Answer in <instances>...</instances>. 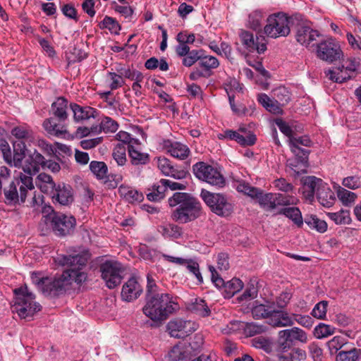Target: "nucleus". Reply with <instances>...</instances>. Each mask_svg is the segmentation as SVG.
<instances>
[{"instance_id":"nucleus-1","label":"nucleus","mask_w":361,"mask_h":361,"mask_svg":"<svg viewBox=\"0 0 361 361\" xmlns=\"http://www.w3.org/2000/svg\"><path fill=\"white\" fill-rule=\"evenodd\" d=\"M88 260L87 254L75 255H59L56 259L60 265L69 267L61 275L53 278L40 279L37 274H32V281L42 293L51 297L66 293L72 288L73 283L82 285L87 279L85 267Z\"/></svg>"},{"instance_id":"nucleus-2","label":"nucleus","mask_w":361,"mask_h":361,"mask_svg":"<svg viewBox=\"0 0 361 361\" xmlns=\"http://www.w3.org/2000/svg\"><path fill=\"white\" fill-rule=\"evenodd\" d=\"M46 159L35 149L28 154L23 166L16 181L10 183L8 188L4 189V195L8 204L25 203L27 191L35 188L32 176L37 174L40 166L44 169Z\"/></svg>"},{"instance_id":"nucleus-52","label":"nucleus","mask_w":361,"mask_h":361,"mask_svg":"<svg viewBox=\"0 0 361 361\" xmlns=\"http://www.w3.org/2000/svg\"><path fill=\"white\" fill-rule=\"evenodd\" d=\"M182 266H185L186 269L195 276L200 283L203 282V278L200 271L199 264L197 262L190 259H185V262L182 264Z\"/></svg>"},{"instance_id":"nucleus-63","label":"nucleus","mask_w":361,"mask_h":361,"mask_svg":"<svg viewBox=\"0 0 361 361\" xmlns=\"http://www.w3.org/2000/svg\"><path fill=\"white\" fill-rule=\"evenodd\" d=\"M169 357L171 361H181L186 356L182 348L179 345H176L169 352Z\"/></svg>"},{"instance_id":"nucleus-25","label":"nucleus","mask_w":361,"mask_h":361,"mask_svg":"<svg viewBox=\"0 0 361 361\" xmlns=\"http://www.w3.org/2000/svg\"><path fill=\"white\" fill-rule=\"evenodd\" d=\"M69 106L68 100L63 97H60L52 103L51 111L59 121H64L68 118Z\"/></svg>"},{"instance_id":"nucleus-11","label":"nucleus","mask_w":361,"mask_h":361,"mask_svg":"<svg viewBox=\"0 0 361 361\" xmlns=\"http://www.w3.org/2000/svg\"><path fill=\"white\" fill-rule=\"evenodd\" d=\"M102 278L109 288H114L121 283L123 269L117 261L107 260L100 265Z\"/></svg>"},{"instance_id":"nucleus-42","label":"nucleus","mask_w":361,"mask_h":361,"mask_svg":"<svg viewBox=\"0 0 361 361\" xmlns=\"http://www.w3.org/2000/svg\"><path fill=\"white\" fill-rule=\"evenodd\" d=\"M335 331L336 328L334 326L320 323L314 328V334L317 338L322 339L333 335Z\"/></svg>"},{"instance_id":"nucleus-59","label":"nucleus","mask_w":361,"mask_h":361,"mask_svg":"<svg viewBox=\"0 0 361 361\" xmlns=\"http://www.w3.org/2000/svg\"><path fill=\"white\" fill-rule=\"evenodd\" d=\"M327 306L328 302L326 301L322 300L318 302L313 308L311 314L317 319H324L326 314Z\"/></svg>"},{"instance_id":"nucleus-19","label":"nucleus","mask_w":361,"mask_h":361,"mask_svg":"<svg viewBox=\"0 0 361 361\" xmlns=\"http://www.w3.org/2000/svg\"><path fill=\"white\" fill-rule=\"evenodd\" d=\"M163 147L172 157L180 160H184L188 158L190 153L188 147L179 142H171L169 140H164Z\"/></svg>"},{"instance_id":"nucleus-48","label":"nucleus","mask_w":361,"mask_h":361,"mask_svg":"<svg viewBox=\"0 0 361 361\" xmlns=\"http://www.w3.org/2000/svg\"><path fill=\"white\" fill-rule=\"evenodd\" d=\"M11 134L18 140L32 141L34 140L33 132L25 127L17 126L12 129Z\"/></svg>"},{"instance_id":"nucleus-13","label":"nucleus","mask_w":361,"mask_h":361,"mask_svg":"<svg viewBox=\"0 0 361 361\" xmlns=\"http://www.w3.org/2000/svg\"><path fill=\"white\" fill-rule=\"evenodd\" d=\"M167 328L171 336L180 338L194 332L197 328V324L191 320L177 319L170 321Z\"/></svg>"},{"instance_id":"nucleus-4","label":"nucleus","mask_w":361,"mask_h":361,"mask_svg":"<svg viewBox=\"0 0 361 361\" xmlns=\"http://www.w3.org/2000/svg\"><path fill=\"white\" fill-rule=\"evenodd\" d=\"M178 308L168 293H161L147 298V302L142 308L143 313L154 322H162Z\"/></svg>"},{"instance_id":"nucleus-38","label":"nucleus","mask_w":361,"mask_h":361,"mask_svg":"<svg viewBox=\"0 0 361 361\" xmlns=\"http://www.w3.org/2000/svg\"><path fill=\"white\" fill-rule=\"evenodd\" d=\"M273 308L269 305L264 304H257L252 308V315L255 319L267 318L269 319V314H271Z\"/></svg>"},{"instance_id":"nucleus-20","label":"nucleus","mask_w":361,"mask_h":361,"mask_svg":"<svg viewBox=\"0 0 361 361\" xmlns=\"http://www.w3.org/2000/svg\"><path fill=\"white\" fill-rule=\"evenodd\" d=\"M142 291L141 286L136 279L133 277L129 279L123 286L121 297L126 301H133L140 296Z\"/></svg>"},{"instance_id":"nucleus-7","label":"nucleus","mask_w":361,"mask_h":361,"mask_svg":"<svg viewBox=\"0 0 361 361\" xmlns=\"http://www.w3.org/2000/svg\"><path fill=\"white\" fill-rule=\"evenodd\" d=\"M44 221L49 223L54 233L58 236L70 234L74 229L76 221L73 216L53 212L44 216Z\"/></svg>"},{"instance_id":"nucleus-58","label":"nucleus","mask_w":361,"mask_h":361,"mask_svg":"<svg viewBox=\"0 0 361 361\" xmlns=\"http://www.w3.org/2000/svg\"><path fill=\"white\" fill-rule=\"evenodd\" d=\"M240 37L241 42L245 48L250 52L253 51L254 44L256 41L254 39L253 34L248 31H242Z\"/></svg>"},{"instance_id":"nucleus-43","label":"nucleus","mask_w":361,"mask_h":361,"mask_svg":"<svg viewBox=\"0 0 361 361\" xmlns=\"http://www.w3.org/2000/svg\"><path fill=\"white\" fill-rule=\"evenodd\" d=\"M190 310L201 317H207L210 314V310L205 301L201 298H196L192 303Z\"/></svg>"},{"instance_id":"nucleus-49","label":"nucleus","mask_w":361,"mask_h":361,"mask_svg":"<svg viewBox=\"0 0 361 361\" xmlns=\"http://www.w3.org/2000/svg\"><path fill=\"white\" fill-rule=\"evenodd\" d=\"M275 200L276 206L295 205L299 202L298 198L293 195H286L281 193H275Z\"/></svg>"},{"instance_id":"nucleus-31","label":"nucleus","mask_w":361,"mask_h":361,"mask_svg":"<svg viewBox=\"0 0 361 361\" xmlns=\"http://www.w3.org/2000/svg\"><path fill=\"white\" fill-rule=\"evenodd\" d=\"M43 127L48 133L56 137H64L68 133L64 126L57 124L51 118L44 121Z\"/></svg>"},{"instance_id":"nucleus-8","label":"nucleus","mask_w":361,"mask_h":361,"mask_svg":"<svg viewBox=\"0 0 361 361\" xmlns=\"http://www.w3.org/2000/svg\"><path fill=\"white\" fill-rule=\"evenodd\" d=\"M201 197L209 206L211 210L221 216L230 215L233 209V205L226 197L221 193H214L206 190H202Z\"/></svg>"},{"instance_id":"nucleus-23","label":"nucleus","mask_w":361,"mask_h":361,"mask_svg":"<svg viewBox=\"0 0 361 361\" xmlns=\"http://www.w3.org/2000/svg\"><path fill=\"white\" fill-rule=\"evenodd\" d=\"M35 185L42 192L47 195L52 194L56 186L53 178L44 172L39 173L37 176Z\"/></svg>"},{"instance_id":"nucleus-47","label":"nucleus","mask_w":361,"mask_h":361,"mask_svg":"<svg viewBox=\"0 0 361 361\" xmlns=\"http://www.w3.org/2000/svg\"><path fill=\"white\" fill-rule=\"evenodd\" d=\"M361 350L355 348L347 350L341 351L338 353L336 357L337 361H358L360 359Z\"/></svg>"},{"instance_id":"nucleus-45","label":"nucleus","mask_w":361,"mask_h":361,"mask_svg":"<svg viewBox=\"0 0 361 361\" xmlns=\"http://www.w3.org/2000/svg\"><path fill=\"white\" fill-rule=\"evenodd\" d=\"M273 97L282 106L287 104L290 100V93L285 87H279L274 90Z\"/></svg>"},{"instance_id":"nucleus-54","label":"nucleus","mask_w":361,"mask_h":361,"mask_svg":"<svg viewBox=\"0 0 361 361\" xmlns=\"http://www.w3.org/2000/svg\"><path fill=\"white\" fill-rule=\"evenodd\" d=\"M252 343L254 347L263 349L267 353H269L272 350L271 341L269 338L262 336L253 338Z\"/></svg>"},{"instance_id":"nucleus-60","label":"nucleus","mask_w":361,"mask_h":361,"mask_svg":"<svg viewBox=\"0 0 361 361\" xmlns=\"http://www.w3.org/2000/svg\"><path fill=\"white\" fill-rule=\"evenodd\" d=\"M347 341L344 338L340 336H336L327 343L328 348L331 353L337 352L340 350Z\"/></svg>"},{"instance_id":"nucleus-17","label":"nucleus","mask_w":361,"mask_h":361,"mask_svg":"<svg viewBox=\"0 0 361 361\" xmlns=\"http://www.w3.org/2000/svg\"><path fill=\"white\" fill-rule=\"evenodd\" d=\"M26 150L27 147L24 142H16L13 143V155L10 151V154H8V157H6L4 160L11 166L23 169V160L25 158Z\"/></svg>"},{"instance_id":"nucleus-3","label":"nucleus","mask_w":361,"mask_h":361,"mask_svg":"<svg viewBox=\"0 0 361 361\" xmlns=\"http://www.w3.org/2000/svg\"><path fill=\"white\" fill-rule=\"evenodd\" d=\"M170 207H178L172 213V219L181 224H186L197 219L201 214L200 202L186 192H176L169 199Z\"/></svg>"},{"instance_id":"nucleus-21","label":"nucleus","mask_w":361,"mask_h":361,"mask_svg":"<svg viewBox=\"0 0 361 361\" xmlns=\"http://www.w3.org/2000/svg\"><path fill=\"white\" fill-rule=\"evenodd\" d=\"M268 323L274 327L291 326L294 324V320L286 312L273 309Z\"/></svg>"},{"instance_id":"nucleus-26","label":"nucleus","mask_w":361,"mask_h":361,"mask_svg":"<svg viewBox=\"0 0 361 361\" xmlns=\"http://www.w3.org/2000/svg\"><path fill=\"white\" fill-rule=\"evenodd\" d=\"M118 193L121 197L129 203H140L144 200V195L141 192L126 185H121L118 188Z\"/></svg>"},{"instance_id":"nucleus-61","label":"nucleus","mask_w":361,"mask_h":361,"mask_svg":"<svg viewBox=\"0 0 361 361\" xmlns=\"http://www.w3.org/2000/svg\"><path fill=\"white\" fill-rule=\"evenodd\" d=\"M273 185L276 189L283 191L284 192H291L293 193L294 190L293 185L287 182V180L285 178H281L279 179H276L273 181Z\"/></svg>"},{"instance_id":"nucleus-16","label":"nucleus","mask_w":361,"mask_h":361,"mask_svg":"<svg viewBox=\"0 0 361 361\" xmlns=\"http://www.w3.org/2000/svg\"><path fill=\"white\" fill-rule=\"evenodd\" d=\"M325 183L320 178L315 176H307L302 180V192L304 197L312 202L314 194L319 192V190Z\"/></svg>"},{"instance_id":"nucleus-39","label":"nucleus","mask_w":361,"mask_h":361,"mask_svg":"<svg viewBox=\"0 0 361 361\" xmlns=\"http://www.w3.org/2000/svg\"><path fill=\"white\" fill-rule=\"evenodd\" d=\"M326 215L336 224H348L351 220L348 210L341 209L337 212H328Z\"/></svg>"},{"instance_id":"nucleus-18","label":"nucleus","mask_w":361,"mask_h":361,"mask_svg":"<svg viewBox=\"0 0 361 361\" xmlns=\"http://www.w3.org/2000/svg\"><path fill=\"white\" fill-rule=\"evenodd\" d=\"M319 36V32L309 26L300 25L297 27L295 39L298 43L306 47L314 46L313 42L316 41Z\"/></svg>"},{"instance_id":"nucleus-22","label":"nucleus","mask_w":361,"mask_h":361,"mask_svg":"<svg viewBox=\"0 0 361 361\" xmlns=\"http://www.w3.org/2000/svg\"><path fill=\"white\" fill-rule=\"evenodd\" d=\"M157 165L161 173L165 176H171L175 179H183L186 176L185 171H177L171 165V161L165 157L157 158Z\"/></svg>"},{"instance_id":"nucleus-53","label":"nucleus","mask_w":361,"mask_h":361,"mask_svg":"<svg viewBox=\"0 0 361 361\" xmlns=\"http://www.w3.org/2000/svg\"><path fill=\"white\" fill-rule=\"evenodd\" d=\"M236 190L252 198H255V196H256L258 192V188L251 186L249 183L243 180L237 182Z\"/></svg>"},{"instance_id":"nucleus-14","label":"nucleus","mask_w":361,"mask_h":361,"mask_svg":"<svg viewBox=\"0 0 361 361\" xmlns=\"http://www.w3.org/2000/svg\"><path fill=\"white\" fill-rule=\"evenodd\" d=\"M288 142L290 150L297 157L298 161L306 166L310 152L301 148L300 145L310 147L312 143L311 140L307 136H302L290 137Z\"/></svg>"},{"instance_id":"nucleus-64","label":"nucleus","mask_w":361,"mask_h":361,"mask_svg":"<svg viewBox=\"0 0 361 361\" xmlns=\"http://www.w3.org/2000/svg\"><path fill=\"white\" fill-rule=\"evenodd\" d=\"M257 288L254 283H250L243 295L240 297V300H250L253 299L257 295Z\"/></svg>"},{"instance_id":"nucleus-6","label":"nucleus","mask_w":361,"mask_h":361,"mask_svg":"<svg viewBox=\"0 0 361 361\" xmlns=\"http://www.w3.org/2000/svg\"><path fill=\"white\" fill-rule=\"evenodd\" d=\"M290 32L289 18L286 14L279 12L267 17L264 33L268 37L276 39L280 37H286Z\"/></svg>"},{"instance_id":"nucleus-27","label":"nucleus","mask_w":361,"mask_h":361,"mask_svg":"<svg viewBox=\"0 0 361 361\" xmlns=\"http://www.w3.org/2000/svg\"><path fill=\"white\" fill-rule=\"evenodd\" d=\"M128 156L133 165H145L149 161V155L142 152L137 147L133 145H128Z\"/></svg>"},{"instance_id":"nucleus-56","label":"nucleus","mask_w":361,"mask_h":361,"mask_svg":"<svg viewBox=\"0 0 361 361\" xmlns=\"http://www.w3.org/2000/svg\"><path fill=\"white\" fill-rule=\"evenodd\" d=\"M348 64L345 66L343 65L341 67H339L338 70L341 72V73L344 74L343 71L345 70L346 74L347 79L351 78L354 77L355 73L357 71V68L360 65L359 62L355 60H349L347 61Z\"/></svg>"},{"instance_id":"nucleus-55","label":"nucleus","mask_w":361,"mask_h":361,"mask_svg":"<svg viewBox=\"0 0 361 361\" xmlns=\"http://www.w3.org/2000/svg\"><path fill=\"white\" fill-rule=\"evenodd\" d=\"M165 190L166 188L162 184L154 185L152 191L147 195V197L150 201H159L164 197Z\"/></svg>"},{"instance_id":"nucleus-40","label":"nucleus","mask_w":361,"mask_h":361,"mask_svg":"<svg viewBox=\"0 0 361 361\" xmlns=\"http://www.w3.org/2000/svg\"><path fill=\"white\" fill-rule=\"evenodd\" d=\"M126 147L124 144H117L112 152V157L116 164L123 166L126 164L127 158H126Z\"/></svg>"},{"instance_id":"nucleus-15","label":"nucleus","mask_w":361,"mask_h":361,"mask_svg":"<svg viewBox=\"0 0 361 361\" xmlns=\"http://www.w3.org/2000/svg\"><path fill=\"white\" fill-rule=\"evenodd\" d=\"M50 195L54 202L64 206L71 204L74 200L72 187L64 183H59Z\"/></svg>"},{"instance_id":"nucleus-32","label":"nucleus","mask_w":361,"mask_h":361,"mask_svg":"<svg viewBox=\"0 0 361 361\" xmlns=\"http://www.w3.org/2000/svg\"><path fill=\"white\" fill-rule=\"evenodd\" d=\"M159 232L161 233L164 238L173 239L179 238L183 234L182 228L180 226L172 224L160 226L159 227Z\"/></svg>"},{"instance_id":"nucleus-10","label":"nucleus","mask_w":361,"mask_h":361,"mask_svg":"<svg viewBox=\"0 0 361 361\" xmlns=\"http://www.w3.org/2000/svg\"><path fill=\"white\" fill-rule=\"evenodd\" d=\"M192 171L196 178L207 183L222 188L226 180L221 173L215 167L200 161L192 166Z\"/></svg>"},{"instance_id":"nucleus-57","label":"nucleus","mask_w":361,"mask_h":361,"mask_svg":"<svg viewBox=\"0 0 361 361\" xmlns=\"http://www.w3.org/2000/svg\"><path fill=\"white\" fill-rule=\"evenodd\" d=\"M342 185L347 188L356 190L361 188V176H350L343 179Z\"/></svg>"},{"instance_id":"nucleus-35","label":"nucleus","mask_w":361,"mask_h":361,"mask_svg":"<svg viewBox=\"0 0 361 361\" xmlns=\"http://www.w3.org/2000/svg\"><path fill=\"white\" fill-rule=\"evenodd\" d=\"M200 67L203 68L205 73H210L212 69H215L219 67V60L213 56H204V52L201 54L200 59L199 61Z\"/></svg>"},{"instance_id":"nucleus-29","label":"nucleus","mask_w":361,"mask_h":361,"mask_svg":"<svg viewBox=\"0 0 361 361\" xmlns=\"http://www.w3.org/2000/svg\"><path fill=\"white\" fill-rule=\"evenodd\" d=\"M319 202L325 207H332L336 201L334 192L325 183L317 195Z\"/></svg>"},{"instance_id":"nucleus-33","label":"nucleus","mask_w":361,"mask_h":361,"mask_svg":"<svg viewBox=\"0 0 361 361\" xmlns=\"http://www.w3.org/2000/svg\"><path fill=\"white\" fill-rule=\"evenodd\" d=\"M279 214H283L299 228L303 225V219L300 210L298 207H285L280 210Z\"/></svg>"},{"instance_id":"nucleus-50","label":"nucleus","mask_w":361,"mask_h":361,"mask_svg":"<svg viewBox=\"0 0 361 361\" xmlns=\"http://www.w3.org/2000/svg\"><path fill=\"white\" fill-rule=\"evenodd\" d=\"M118 127V124L117 123L116 121H115L110 117L106 116L102 119L99 127V130L97 129V131H104L106 133H114L117 130Z\"/></svg>"},{"instance_id":"nucleus-62","label":"nucleus","mask_w":361,"mask_h":361,"mask_svg":"<svg viewBox=\"0 0 361 361\" xmlns=\"http://www.w3.org/2000/svg\"><path fill=\"white\" fill-rule=\"evenodd\" d=\"M119 73L121 76H124L126 78L130 79L131 80L142 81L144 77L142 74L137 71H132L129 68L121 69Z\"/></svg>"},{"instance_id":"nucleus-24","label":"nucleus","mask_w":361,"mask_h":361,"mask_svg":"<svg viewBox=\"0 0 361 361\" xmlns=\"http://www.w3.org/2000/svg\"><path fill=\"white\" fill-rule=\"evenodd\" d=\"M70 108L73 113L74 120L77 122L97 116V110L90 106L82 107L77 104H70Z\"/></svg>"},{"instance_id":"nucleus-41","label":"nucleus","mask_w":361,"mask_h":361,"mask_svg":"<svg viewBox=\"0 0 361 361\" xmlns=\"http://www.w3.org/2000/svg\"><path fill=\"white\" fill-rule=\"evenodd\" d=\"M90 169L98 179L106 177L108 167L103 161H92L90 163Z\"/></svg>"},{"instance_id":"nucleus-34","label":"nucleus","mask_w":361,"mask_h":361,"mask_svg":"<svg viewBox=\"0 0 361 361\" xmlns=\"http://www.w3.org/2000/svg\"><path fill=\"white\" fill-rule=\"evenodd\" d=\"M243 287V283L237 278H233L227 281L224 285V297L230 298Z\"/></svg>"},{"instance_id":"nucleus-5","label":"nucleus","mask_w":361,"mask_h":361,"mask_svg":"<svg viewBox=\"0 0 361 361\" xmlns=\"http://www.w3.org/2000/svg\"><path fill=\"white\" fill-rule=\"evenodd\" d=\"M15 298L12 310L20 318L27 319L41 310L39 303L35 301V295L28 291L27 287H20L14 290Z\"/></svg>"},{"instance_id":"nucleus-44","label":"nucleus","mask_w":361,"mask_h":361,"mask_svg":"<svg viewBox=\"0 0 361 361\" xmlns=\"http://www.w3.org/2000/svg\"><path fill=\"white\" fill-rule=\"evenodd\" d=\"M264 17V13L262 11L256 10L252 11L248 16V26L255 30L261 29Z\"/></svg>"},{"instance_id":"nucleus-46","label":"nucleus","mask_w":361,"mask_h":361,"mask_svg":"<svg viewBox=\"0 0 361 361\" xmlns=\"http://www.w3.org/2000/svg\"><path fill=\"white\" fill-rule=\"evenodd\" d=\"M243 329L247 336H254L257 334L265 332L267 331V326L256 322H247L244 323Z\"/></svg>"},{"instance_id":"nucleus-9","label":"nucleus","mask_w":361,"mask_h":361,"mask_svg":"<svg viewBox=\"0 0 361 361\" xmlns=\"http://www.w3.org/2000/svg\"><path fill=\"white\" fill-rule=\"evenodd\" d=\"M308 341L307 333L298 327L281 330L278 334L277 350L285 353L290 350L295 342L306 343Z\"/></svg>"},{"instance_id":"nucleus-36","label":"nucleus","mask_w":361,"mask_h":361,"mask_svg":"<svg viewBox=\"0 0 361 361\" xmlns=\"http://www.w3.org/2000/svg\"><path fill=\"white\" fill-rule=\"evenodd\" d=\"M336 193L339 200L345 206L351 205L357 197V195L355 192L349 191L341 186H338Z\"/></svg>"},{"instance_id":"nucleus-51","label":"nucleus","mask_w":361,"mask_h":361,"mask_svg":"<svg viewBox=\"0 0 361 361\" xmlns=\"http://www.w3.org/2000/svg\"><path fill=\"white\" fill-rule=\"evenodd\" d=\"M203 53L202 49H192L190 50L182 60V63L186 67H190L194 65L197 61H200L201 54Z\"/></svg>"},{"instance_id":"nucleus-37","label":"nucleus","mask_w":361,"mask_h":361,"mask_svg":"<svg viewBox=\"0 0 361 361\" xmlns=\"http://www.w3.org/2000/svg\"><path fill=\"white\" fill-rule=\"evenodd\" d=\"M305 222L310 228L315 229L320 233H324L327 229L326 221L319 219L315 215L306 216Z\"/></svg>"},{"instance_id":"nucleus-28","label":"nucleus","mask_w":361,"mask_h":361,"mask_svg":"<svg viewBox=\"0 0 361 361\" xmlns=\"http://www.w3.org/2000/svg\"><path fill=\"white\" fill-rule=\"evenodd\" d=\"M225 135L227 136L228 139L235 140L243 146H251L256 142V136L253 133L244 135H241L238 131L226 130L225 131Z\"/></svg>"},{"instance_id":"nucleus-12","label":"nucleus","mask_w":361,"mask_h":361,"mask_svg":"<svg viewBox=\"0 0 361 361\" xmlns=\"http://www.w3.org/2000/svg\"><path fill=\"white\" fill-rule=\"evenodd\" d=\"M317 56L329 63L339 60L343 56L340 46L332 39L322 41L317 46Z\"/></svg>"},{"instance_id":"nucleus-30","label":"nucleus","mask_w":361,"mask_h":361,"mask_svg":"<svg viewBox=\"0 0 361 361\" xmlns=\"http://www.w3.org/2000/svg\"><path fill=\"white\" fill-rule=\"evenodd\" d=\"M255 198L257 199L260 206L267 210H273L276 207L275 193H264L262 190L258 189Z\"/></svg>"}]
</instances>
